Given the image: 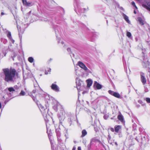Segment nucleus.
<instances>
[{
    "label": "nucleus",
    "mask_w": 150,
    "mask_h": 150,
    "mask_svg": "<svg viewBox=\"0 0 150 150\" xmlns=\"http://www.w3.org/2000/svg\"><path fill=\"white\" fill-rule=\"evenodd\" d=\"M3 71L5 75V80L8 82L12 81L15 76L16 70L14 69H6Z\"/></svg>",
    "instance_id": "nucleus-1"
},
{
    "label": "nucleus",
    "mask_w": 150,
    "mask_h": 150,
    "mask_svg": "<svg viewBox=\"0 0 150 150\" xmlns=\"http://www.w3.org/2000/svg\"><path fill=\"white\" fill-rule=\"evenodd\" d=\"M39 86L38 85L36 87L37 88H35V89L34 90L32 91V93L34 94H35L36 93V96L37 97H38V96H45V99L47 100V99L49 100L50 99V97L48 95L46 94L45 92H44L42 89L40 88L38 86Z\"/></svg>",
    "instance_id": "nucleus-2"
},
{
    "label": "nucleus",
    "mask_w": 150,
    "mask_h": 150,
    "mask_svg": "<svg viewBox=\"0 0 150 150\" xmlns=\"http://www.w3.org/2000/svg\"><path fill=\"white\" fill-rule=\"evenodd\" d=\"M30 95L31 96V97L32 98L33 100L37 104V105L38 106L39 108L40 109L41 112H42V111H44L45 110V108L44 107L40 104L39 103V102L37 100V99L34 96H35V95H33L30 94Z\"/></svg>",
    "instance_id": "nucleus-3"
},
{
    "label": "nucleus",
    "mask_w": 150,
    "mask_h": 150,
    "mask_svg": "<svg viewBox=\"0 0 150 150\" xmlns=\"http://www.w3.org/2000/svg\"><path fill=\"white\" fill-rule=\"evenodd\" d=\"M83 83V82L81 81L79 79L76 78V87L78 91V94L79 92L81 90L82 86H81L82 84Z\"/></svg>",
    "instance_id": "nucleus-4"
},
{
    "label": "nucleus",
    "mask_w": 150,
    "mask_h": 150,
    "mask_svg": "<svg viewBox=\"0 0 150 150\" xmlns=\"http://www.w3.org/2000/svg\"><path fill=\"white\" fill-rule=\"evenodd\" d=\"M78 64L80 67L85 71H87L88 70L85 65L82 62L79 61L78 62Z\"/></svg>",
    "instance_id": "nucleus-5"
},
{
    "label": "nucleus",
    "mask_w": 150,
    "mask_h": 150,
    "mask_svg": "<svg viewBox=\"0 0 150 150\" xmlns=\"http://www.w3.org/2000/svg\"><path fill=\"white\" fill-rule=\"evenodd\" d=\"M108 92L110 94L116 98H121V96L120 94L114 92V91L110 90H109Z\"/></svg>",
    "instance_id": "nucleus-6"
},
{
    "label": "nucleus",
    "mask_w": 150,
    "mask_h": 150,
    "mask_svg": "<svg viewBox=\"0 0 150 150\" xmlns=\"http://www.w3.org/2000/svg\"><path fill=\"white\" fill-rule=\"evenodd\" d=\"M65 114L64 112L62 111L58 115V117L59 118L60 121L63 120L65 118Z\"/></svg>",
    "instance_id": "nucleus-7"
},
{
    "label": "nucleus",
    "mask_w": 150,
    "mask_h": 150,
    "mask_svg": "<svg viewBox=\"0 0 150 150\" xmlns=\"http://www.w3.org/2000/svg\"><path fill=\"white\" fill-rule=\"evenodd\" d=\"M8 90L9 92H7V94L9 96L12 97V94L15 91V89L12 87H10L8 88Z\"/></svg>",
    "instance_id": "nucleus-8"
},
{
    "label": "nucleus",
    "mask_w": 150,
    "mask_h": 150,
    "mask_svg": "<svg viewBox=\"0 0 150 150\" xmlns=\"http://www.w3.org/2000/svg\"><path fill=\"white\" fill-rule=\"evenodd\" d=\"M51 88L53 90L56 92H59V87L56 84L53 83L51 86Z\"/></svg>",
    "instance_id": "nucleus-9"
},
{
    "label": "nucleus",
    "mask_w": 150,
    "mask_h": 150,
    "mask_svg": "<svg viewBox=\"0 0 150 150\" xmlns=\"http://www.w3.org/2000/svg\"><path fill=\"white\" fill-rule=\"evenodd\" d=\"M140 74L141 81L143 84L144 85L146 83V79L144 76V73L141 72Z\"/></svg>",
    "instance_id": "nucleus-10"
},
{
    "label": "nucleus",
    "mask_w": 150,
    "mask_h": 150,
    "mask_svg": "<svg viewBox=\"0 0 150 150\" xmlns=\"http://www.w3.org/2000/svg\"><path fill=\"white\" fill-rule=\"evenodd\" d=\"M23 4L26 6H30L33 5L31 2H27L26 0H22Z\"/></svg>",
    "instance_id": "nucleus-11"
},
{
    "label": "nucleus",
    "mask_w": 150,
    "mask_h": 150,
    "mask_svg": "<svg viewBox=\"0 0 150 150\" xmlns=\"http://www.w3.org/2000/svg\"><path fill=\"white\" fill-rule=\"evenodd\" d=\"M94 85L97 89H100L102 87V85L97 81L95 82Z\"/></svg>",
    "instance_id": "nucleus-12"
},
{
    "label": "nucleus",
    "mask_w": 150,
    "mask_h": 150,
    "mask_svg": "<svg viewBox=\"0 0 150 150\" xmlns=\"http://www.w3.org/2000/svg\"><path fill=\"white\" fill-rule=\"evenodd\" d=\"M7 34V37L11 40V41L13 43L14 42V40H13L12 38L11 33L10 32L8 31Z\"/></svg>",
    "instance_id": "nucleus-13"
},
{
    "label": "nucleus",
    "mask_w": 150,
    "mask_h": 150,
    "mask_svg": "<svg viewBox=\"0 0 150 150\" xmlns=\"http://www.w3.org/2000/svg\"><path fill=\"white\" fill-rule=\"evenodd\" d=\"M121 126L120 125H115L114 127V128L115 129V132L116 133H118L119 130L121 129Z\"/></svg>",
    "instance_id": "nucleus-14"
},
{
    "label": "nucleus",
    "mask_w": 150,
    "mask_h": 150,
    "mask_svg": "<svg viewBox=\"0 0 150 150\" xmlns=\"http://www.w3.org/2000/svg\"><path fill=\"white\" fill-rule=\"evenodd\" d=\"M123 16L124 18L126 21L128 23L130 24V22L129 19L128 17L124 14H123Z\"/></svg>",
    "instance_id": "nucleus-15"
},
{
    "label": "nucleus",
    "mask_w": 150,
    "mask_h": 150,
    "mask_svg": "<svg viewBox=\"0 0 150 150\" xmlns=\"http://www.w3.org/2000/svg\"><path fill=\"white\" fill-rule=\"evenodd\" d=\"M117 118L122 122H123L124 121L123 116L121 113L118 115Z\"/></svg>",
    "instance_id": "nucleus-16"
},
{
    "label": "nucleus",
    "mask_w": 150,
    "mask_h": 150,
    "mask_svg": "<svg viewBox=\"0 0 150 150\" xmlns=\"http://www.w3.org/2000/svg\"><path fill=\"white\" fill-rule=\"evenodd\" d=\"M60 129L59 128H57L56 129V132L57 137H60L61 136V133L60 131Z\"/></svg>",
    "instance_id": "nucleus-17"
},
{
    "label": "nucleus",
    "mask_w": 150,
    "mask_h": 150,
    "mask_svg": "<svg viewBox=\"0 0 150 150\" xmlns=\"http://www.w3.org/2000/svg\"><path fill=\"white\" fill-rule=\"evenodd\" d=\"M87 134V132L85 129H83L82 131V134L81 137H83Z\"/></svg>",
    "instance_id": "nucleus-18"
},
{
    "label": "nucleus",
    "mask_w": 150,
    "mask_h": 150,
    "mask_svg": "<svg viewBox=\"0 0 150 150\" xmlns=\"http://www.w3.org/2000/svg\"><path fill=\"white\" fill-rule=\"evenodd\" d=\"M87 86L88 87H90L92 84V82L91 80H87Z\"/></svg>",
    "instance_id": "nucleus-19"
},
{
    "label": "nucleus",
    "mask_w": 150,
    "mask_h": 150,
    "mask_svg": "<svg viewBox=\"0 0 150 150\" xmlns=\"http://www.w3.org/2000/svg\"><path fill=\"white\" fill-rule=\"evenodd\" d=\"M138 20L140 24H141L142 25L144 24V21L141 18H138Z\"/></svg>",
    "instance_id": "nucleus-20"
},
{
    "label": "nucleus",
    "mask_w": 150,
    "mask_h": 150,
    "mask_svg": "<svg viewBox=\"0 0 150 150\" xmlns=\"http://www.w3.org/2000/svg\"><path fill=\"white\" fill-rule=\"evenodd\" d=\"M28 61L30 63H33L34 62V59L32 57H30L28 59Z\"/></svg>",
    "instance_id": "nucleus-21"
},
{
    "label": "nucleus",
    "mask_w": 150,
    "mask_h": 150,
    "mask_svg": "<svg viewBox=\"0 0 150 150\" xmlns=\"http://www.w3.org/2000/svg\"><path fill=\"white\" fill-rule=\"evenodd\" d=\"M97 141V139L95 138H92L91 140V144H93V142H95Z\"/></svg>",
    "instance_id": "nucleus-22"
},
{
    "label": "nucleus",
    "mask_w": 150,
    "mask_h": 150,
    "mask_svg": "<svg viewBox=\"0 0 150 150\" xmlns=\"http://www.w3.org/2000/svg\"><path fill=\"white\" fill-rule=\"evenodd\" d=\"M143 66H144L145 67H147L149 65V63L148 61L147 60L146 62L145 63L144 62V64H143Z\"/></svg>",
    "instance_id": "nucleus-23"
},
{
    "label": "nucleus",
    "mask_w": 150,
    "mask_h": 150,
    "mask_svg": "<svg viewBox=\"0 0 150 150\" xmlns=\"http://www.w3.org/2000/svg\"><path fill=\"white\" fill-rule=\"evenodd\" d=\"M127 36L129 38H130L132 36L131 33L130 32H127Z\"/></svg>",
    "instance_id": "nucleus-24"
},
{
    "label": "nucleus",
    "mask_w": 150,
    "mask_h": 150,
    "mask_svg": "<svg viewBox=\"0 0 150 150\" xmlns=\"http://www.w3.org/2000/svg\"><path fill=\"white\" fill-rule=\"evenodd\" d=\"M20 95L23 96L25 95V93L23 91H21L20 93Z\"/></svg>",
    "instance_id": "nucleus-25"
},
{
    "label": "nucleus",
    "mask_w": 150,
    "mask_h": 150,
    "mask_svg": "<svg viewBox=\"0 0 150 150\" xmlns=\"http://www.w3.org/2000/svg\"><path fill=\"white\" fill-rule=\"evenodd\" d=\"M146 101L148 103H150V98H146L145 99Z\"/></svg>",
    "instance_id": "nucleus-26"
},
{
    "label": "nucleus",
    "mask_w": 150,
    "mask_h": 150,
    "mask_svg": "<svg viewBox=\"0 0 150 150\" xmlns=\"http://www.w3.org/2000/svg\"><path fill=\"white\" fill-rule=\"evenodd\" d=\"M57 138L58 142L59 144L61 143L62 140L61 139H60V137H57Z\"/></svg>",
    "instance_id": "nucleus-27"
},
{
    "label": "nucleus",
    "mask_w": 150,
    "mask_h": 150,
    "mask_svg": "<svg viewBox=\"0 0 150 150\" xmlns=\"http://www.w3.org/2000/svg\"><path fill=\"white\" fill-rule=\"evenodd\" d=\"M132 4L133 6L134 7L136 8H137V7L136 6L135 3H134V2L132 1Z\"/></svg>",
    "instance_id": "nucleus-28"
},
{
    "label": "nucleus",
    "mask_w": 150,
    "mask_h": 150,
    "mask_svg": "<svg viewBox=\"0 0 150 150\" xmlns=\"http://www.w3.org/2000/svg\"><path fill=\"white\" fill-rule=\"evenodd\" d=\"M65 136L66 137V140L68 139L69 138V135H68V134L67 133V132H66V134H65Z\"/></svg>",
    "instance_id": "nucleus-29"
},
{
    "label": "nucleus",
    "mask_w": 150,
    "mask_h": 150,
    "mask_svg": "<svg viewBox=\"0 0 150 150\" xmlns=\"http://www.w3.org/2000/svg\"><path fill=\"white\" fill-rule=\"evenodd\" d=\"M108 116L107 115H105L103 117L106 120L108 117Z\"/></svg>",
    "instance_id": "nucleus-30"
},
{
    "label": "nucleus",
    "mask_w": 150,
    "mask_h": 150,
    "mask_svg": "<svg viewBox=\"0 0 150 150\" xmlns=\"http://www.w3.org/2000/svg\"><path fill=\"white\" fill-rule=\"evenodd\" d=\"M21 26H19L18 25H17V27L18 29V30L19 32H20V29L21 28Z\"/></svg>",
    "instance_id": "nucleus-31"
},
{
    "label": "nucleus",
    "mask_w": 150,
    "mask_h": 150,
    "mask_svg": "<svg viewBox=\"0 0 150 150\" xmlns=\"http://www.w3.org/2000/svg\"><path fill=\"white\" fill-rule=\"evenodd\" d=\"M110 130L112 132H114L115 131V129L113 128H110Z\"/></svg>",
    "instance_id": "nucleus-32"
},
{
    "label": "nucleus",
    "mask_w": 150,
    "mask_h": 150,
    "mask_svg": "<svg viewBox=\"0 0 150 150\" xmlns=\"http://www.w3.org/2000/svg\"><path fill=\"white\" fill-rule=\"evenodd\" d=\"M108 142H109V143H110V139H111V137L110 136H108Z\"/></svg>",
    "instance_id": "nucleus-33"
},
{
    "label": "nucleus",
    "mask_w": 150,
    "mask_h": 150,
    "mask_svg": "<svg viewBox=\"0 0 150 150\" xmlns=\"http://www.w3.org/2000/svg\"><path fill=\"white\" fill-rule=\"evenodd\" d=\"M67 51L69 52H71V49L70 48H68L67 49Z\"/></svg>",
    "instance_id": "nucleus-34"
},
{
    "label": "nucleus",
    "mask_w": 150,
    "mask_h": 150,
    "mask_svg": "<svg viewBox=\"0 0 150 150\" xmlns=\"http://www.w3.org/2000/svg\"><path fill=\"white\" fill-rule=\"evenodd\" d=\"M78 150H81V148L80 146H79L78 148Z\"/></svg>",
    "instance_id": "nucleus-35"
},
{
    "label": "nucleus",
    "mask_w": 150,
    "mask_h": 150,
    "mask_svg": "<svg viewBox=\"0 0 150 150\" xmlns=\"http://www.w3.org/2000/svg\"><path fill=\"white\" fill-rule=\"evenodd\" d=\"M51 69H47V71L48 72H50L51 71Z\"/></svg>",
    "instance_id": "nucleus-36"
},
{
    "label": "nucleus",
    "mask_w": 150,
    "mask_h": 150,
    "mask_svg": "<svg viewBox=\"0 0 150 150\" xmlns=\"http://www.w3.org/2000/svg\"><path fill=\"white\" fill-rule=\"evenodd\" d=\"M138 103H141V104L142 103V101L141 100H139L138 101Z\"/></svg>",
    "instance_id": "nucleus-37"
},
{
    "label": "nucleus",
    "mask_w": 150,
    "mask_h": 150,
    "mask_svg": "<svg viewBox=\"0 0 150 150\" xmlns=\"http://www.w3.org/2000/svg\"><path fill=\"white\" fill-rule=\"evenodd\" d=\"M60 38H58V42L59 43H60Z\"/></svg>",
    "instance_id": "nucleus-38"
},
{
    "label": "nucleus",
    "mask_w": 150,
    "mask_h": 150,
    "mask_svg": "<svg viewBox=\"0 0 150 150\" xmlns=\"http://www.w3.org/2000/svg\"><path fill=\"white\" fill-rule=\"evenodd\" d=\"M4 14H5L3 12H2L1 13V16L3 15H4Z\"/></svg>",
    "instance_id": "nucleus-39"
},
{
    "label": "nucleus",
    "mask_w": 150,
    "mask_h": 150,
    "mask_svg": "<svg viewBox=\"0 0 150 150\" xmlns=\"http://www.w3.org/2000/svg\"><path fill=\"white\" fill-rule=\"evenodd\" d=\"M48 74V73L47 71H46L45 72V74Z\"/></svg>",
    "instance_id": "nucleus-40"
},
{
    "label": "nucleus",
    "mask_w": 150,
    "mask_h": 150,
    "mask_svg": "<svg viewBox=\"0 0 150 150\" xmlns=\"http://www.w3.org/2000/svg\"><path fill=\"white\" fill-rule=\"evenodd\" d=\"M61 44H62V45H63V44H64V42H63V41H61Z\"/></svg>",
    "instance_id": "nucleus-41"
},
{
    "label": "nucleus",
    "mask_w": 150,
    "mask_h": 150,
    "mask_svg": "<svg viewBox=\"0 0 150 150\" xmlns=\"http://www.w3.org/2000/svg\"><path fill=\"white\" fill-rule=\"evenodd\" d=\"M76 148L74 147L72 149V150H75Z\"/></svg>",
    "instance_id": "nucleus-42"
},
{
    "label": "nucleus",
    "mask_w": 150,
    "mask_h": 150,
    "mask_svg": "<svg viewBox=\"0 0 150 150\" xmlns=\"http://www.w3.org/2000/svg\"><path fill=\"white\" fill-rule=\"evenodd\" d=\"M1 103L0 102V109L1 108Z\"/></svg>",
    "instance_id": "nucleus-43"
},
{
    "label": "nucleus",
    "mask_w": 150,
    "mask_h": 150,
    "mask_svg": "<svg viewBox=\"0 0 150 150\" xmlns=\"http://www.w3.org/2000/svg\"><path fill=\"white\" fill-rule=\"evenodd\" d=\"M42 20L44 21H47V19L46 18L45 20Z\"/></svg>",
    "instance_id": "nucleus-44"
},
{
    "label": "nucleus",
    "mask_w": 150,
    "mask_h": 150,
    "mask_svg": "<svg viewBox=\"0 0 150 150\" xmlns=\"http://www.w3.org/2000/svg\"><path fill=\"white\" fill-rule=\"evenodd\" d=\"M115 145H117V142H115Z\"/></svg>",
    "instance_id": "nucleus-45"
},
{
    "label": "nucleus",
    "mask_w": 150,
    "mask_h": 150,
    "mask_svg": "<svg viewBox=\"0 0 150 150\" xmlns=\"http://www.w3.org/2000/svg\"><path fill=\"white\" fill-rule=\"evenodd\" d=\"M7 102V101H5L4 102V103H5V104H6V103Z\"/></svg>",
    "instance_id": "nucleus-46"
},
{
    "label": "nucleus",
    "mask_w": 150,
    "mask_h": 150,
    "mask_svg": "<svg viewBox=\"0 0 150 150\" xmlns=\"http://www.w3.org/2000/svg\"><path fill=\"white\" fill-rule=\"evenodd\" d=\"M134 13H135V14H136V11H134Z\"/></svg>",
    "instance_id": "nucleus-47"
},
{
    "label": "nucleus",
    "mask_w": 150,
    "mask_h": 150,
    "mask_svg": "<svg viewBox=\"0 0 150 150\" xmlns=\"http://www.w3.org/2000/svg\"><path fill=\"white\" fill-rule=\"evenodd\" d=\"M31 11H30L29 12V13L30 14V13H31Z\"/></svg>",
    "instance_id": "nucleus-48"
},
{
    "label": "nucleus",
    "mask_w": 150,
    "mask_h": 150,
    "mask_svg": "<svg viewBox=\"0 0 150 150\" xmlns=\"http://www.w3.org/2000/svg\"><path fill=\"white\" fill-rule=\"evenodd\" d=\"M75 11H76V8H75Z\"/></svg>",
    "instance_id": "nucleus-49"
},
{
    "label": "nucleus",
    "mask_w": 150,
    "mask_h": 150,
    "mask_svg": "<svg viewBox=\"0 0 150 150\" xmlns=\"http://www.w3.org/2000/svg\"><path fill=\"white\" fill-rule=\"evenodd\" d=\"M85 91H84V92H83V94H84V93H85Z\"/></svg>",
    "instance_id": "nucleus-50"
},
{
    "label": "nucleus",
    "mask_w": 150,
    "mask_h": 150,
    "mask_svg": "<svg viewBox=\"0 0 150 150\" xmlns=\"http://www.w3.org/2000/svg\"><path fill=\"white\" fill-rule=\"evenodd\" d=\"M135 139L136 140H137V138H135Z\"/></svg>",
    "instance_id": "nucleus-51"
},
{
    "label": "nucleus",
    "mask_w": 150,
    "mask_h": 150,
    "mask_svg": "<svg viewBox=\"0 0 150 150\" xmlns=\"http://www.w3.org/2000/svg\"><path fill=\"white\" fill-rule=\"evenodd\" d=\"M51 147H52V145H51Z\"/></svg>",
    "instance_id": "nucleus-52"
},
{
    "label": "nucleus",
    "mask_w": 150,
    "mask_h": 150,
    "mask_svg": "<svg viewBox=\"0 0 150 150\" xmlns=\"http://www.w3.org/2000/svg\"><path fill=\"white\" fill-rule=\"evenodd\" d=\"M22 25H23L22 24V25H21V27H22V28H23Z\"/></svg>",
    "instance_id": "nucleus-53"
},
{
    "label": "nucleus",
    "mask_w": 150,
    "mask_h": 150,
    "mask_svg": "<svg viewBox=\"0 0 150 150\" xmlns=\"http://www.w3.org/2000/svg\"><path fill=\"white\" fill-rule=\"evenodd\" d=\"M108 23V21H107V23Z\"/></svg>",
    "instance_id": "nucleus-54"
},
{
    "label": "nucleus",
    "mask_w": 150,
    "mask_h": 150,
    "mask_svg": "<svg viewBox=\"0 0 150 150\" xmlns=\"http://www.w3.org/2000/svg\"><path fill=\"white\" fill-rule=\"evenodd\" d=\"M110 143L111 144H112V143H111V142Z\"/></svg>",
    "instance_id": "nucleus-55"
},
{
    "label": "nucleus",
    "mask_w": 150,
    "mask_h": 150,
    "mask_svg": "<svg viewBox=\"0 0 150 150\" xmlns=\"http://www.w3.org/2000/svg\"><path fill=\"white\" fill-rule=\"evenodd\" d=\"M33 65H34V63H33Z\"/></svg>",
    "instance_id": "nucleus-56"
},
{
    "label": "nucleus",
    "mask_w": 150,
    "mask_h": 150,
    "mask_svg": "<svg viewBox=\"0 0 150 150\" xmlns=\"http://www.w3.org/2000/svg\"><path fill=\"white\" fill-rule=\"evenodd\" d=\"M34 87H35V84H34Z\"/></svg>",
    "instance_id": "nucleus-57"
}]
</instances>
